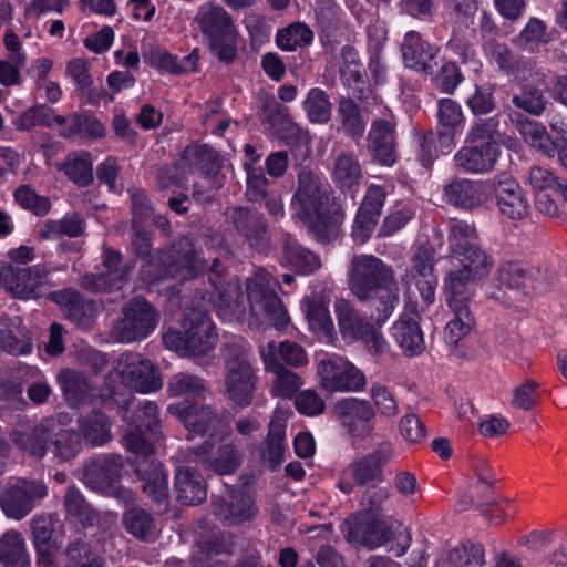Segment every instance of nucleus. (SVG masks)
<instances>
[{
    "instance_id": "obj_22",
    "label": "nucleus",
    "mask_w": 567,
    "mask_h": 567,
    "mask_svg": "<svg viewBox=\"0 0 567 567\" xmlns=\"http://www.w3.org/2000/svg\"><path fill=\"white\" fill-rule=\"evenodd\" d=\"M227 217L235 229L258 251H265L270 245V235L262 214L248 207H231Z\"/></svg>"
},
{
    "instance_id": "obj_51",
    "label": "nucleus",
    "mask_w": 567,
    "mask_h": 567,
    "mask_svg": "<svg viewBox=\"0 0 567 567\" xmlns=\"http://www.w3.org/2000/svg\"><path fill=\"white\" fill-rule=\"evenodd\" d=\"M127 421L136 430L145 431L152 441L162 437L158 406L153 401L145 400L141 402Z\"/></svg>"
},
{
    "instance_id": "obj_44",
    "label": "nucleus",
    "mask_w": 567,
    "mask_h": 567,
    "mask_svg": "<svg viewBox=\"0 0 567 567\" xmlns=\"http://www.w3.org/2000/svg\"><path fill=\"white\" fill-rule=\"evenodd\" d=\"M54 431H52L51 451L59 462H66L74 458L81 451V440L73 429L63 427L54 419Z\"/></svg>"
},
{
    "instance_id": "obj_24",
    "label": "nucleus",
    "mask_w": 567,
    "mask_h": 567,
    "mask_svg": "<svg viewBox=\"0 0 567 567\" xmlns=\"http://www.w3.org/2000/svg\"><path fill=\"white\" fill-rule=\"evenodd\" d=\"M260 357L264 363L265 371L274 374L271 383V394L282 399H291L303 384L301 377L279 361L275 355V346L267 343L260 350Z\"/></svg>"
},
{
    "instance_id": "obj_9",
    "label": "nucleus",
    "mask_w": 567,
    "mask_h": 567,
    "mask_svg": "<svg viewBox=\"0 0 567 567\" xmlns=\"http://www.w3.org/2000/svg\"><path fill=\"white\" fill-rule=\"evenodd\" d=\"M443 293L447 307L443 339L452 355L464 359L467 352L463 342L475 327V317L470 308L474 292L443 287Z\"/></svg>"
},
{
    "instance_id": "obj_23",
    "label": "nucleus",
    "mask_w": 567,
    "mask_h": 567,
    "mask_svg": "<svg viewBox=\"0 0 567 567\" xmlns=\"http://www.w3.org/2000/svg\"><path fill=\"white\" fill-rule=\"evenodd\" d=\"M132 466L138 477L142 491L164 508L168 503V477L163 466L154 457L132 460Z\"/></svg>"
},
{
    "instance_id": "obj_3",
    "label": "nucleus",
    "mask_w": 567,
    "mask_h": 567,
    "mask_svg": "<svg viewBox=\"0 0 567 567\" xmlns=\"http://www.w3.org/2000/svg\"><path fill=\"white\" fill-rule=\"evenodd\" d=\"M477 239L474 225L463 220H454L449 225V268L443 279L444 288L473 291V285L488 277L494 267V259Z\"/></svg>"
},
{
    "instance_id": "obj_55",
    "label": "nucleus",
    "mask_w": 567,
    "mask_h": 567,
    "mask_svg": "<svg viewBox=\"0 0 567 567\" xmlns=\"http://www.w3.org/2000/svg\"><path fill=\"white\" fill-rule=\"evenodd\" d=\"M30 347L27 331L21 328V319H9L6 328L0 329V350L20 355L29 352Z\"/></svg>"
},
{
    "instance_id": "obj_8",
    "label": "nucleus",
    "mask_w": 567,
    "mask_h": 567,
    "mask_svg": "<svg viewBox=\"0 0 567 567\" xmlns=\"http://www.w3.org/2000/svg\"><path fill=\"white\" fill-rule=\"evenodd\" d=\"M278 288V280L264 268H258L246 281L252 316L261 323L284 329L289 323V315L276 292Z\"/></svg>"
},
{
    "instance_id": "obj_26",
    "label": "nucleus",
    "mask_w": 567,
    "mask_h": 567,
    "mask_svg": "<svg viewBox=\"0 0 567 567\" xmlns=\"http://www.w3.org/2000/svg\"><path fill=\"white\" fill-rule=\"evenodd\" d=\"M393 454L392 444L382 442L374 451L354 461L350 466L354 482L360 486L383 482V467Z\"/></svg>"
},
{
    "instance_id": "obj_13",
    "label": "nucleus",
    "mask_w": 567,
    "mask_h": 567,
    "mask_svg": "<svg viewBox=\"0 0 567 567\" xmlns=\"http://www.w3.org/2000/svg\"><path fill=\"white\" fill-rule=\"evenodd\" d=\"M49 495L42 478L20 477L0 491V508L13 520H22Z\"/></svg>"
},
{
    "instance_id": "obj_16",
    "label": "nucleus",
    "mask_w": 567,
    "mask_h": 567,
    "mask_svg": "<svg viewBox=\"0 0 567 567\" xmlns=\"http://www.w3.org/2000/svg\"><path fill=\"white\" fill-rule=\"evenodd\" d=\"M51 269L38 264L31 267L0 269V280L4 289L19 299H37L41 296V288L50 282Z\"/></svg>"
},
{
    "instance_id": "obj_52",
    "label": "nucleus",
    "mask_w": 567,
    "mask_h": 567,
    "mask_svg": "<svg viewBox=\"0 0 567 567\" xmlns=\"http://www.w3.org/2000/svg\"><path fill=\"white\" fill-rule=\"evenodd\" d=\"M84 231V220L78 213L66 214L60 220H47L39 228L41 239H55L61 236L78 237Z\"/></svg>"
},
{
    "instance_id": "obj_63",
    "label": "nucleus",
    "mask_w": 567,
    "mask_h": 567,
    "mask_svg": "<svg viewBox=\"0 0 567 567\" xmlns=\"http://www.w3.org/2000/svg\"><path fill=\"white\" fill-rule=\"evenodd\" d=\"M512 103L533 116H540L548 104L545 93L542 89L524 84L518 93L512 96Z\"/></svg>"
},
{
    "instance_id": "obj_11",
    "label": "nucleus",
    "mask_w": 567,
    "mask_h": 567,
    "mask_svg": "<svg viewBox=\"0 0 567 567\" xmlns=\"http://www.w3.org/2000/svg\"><path fill=\"white\" fill-rule=\"evenodd\" d=\"M109 379L141 393L155 392L163 386L159 370L151 360L135 352L121 354L114 362Z\"/></svg>"
},
{
    "instance_id": "obj_61",
    "label": "nucleus",
    "mask_w": 567,
    "mask_h": 567,
    "mask_svg": "<svg viewBox=\"0 0 567 567\" xmlns=\"http://www.w3.org/2000/svg\"><path fill=\"white\" fill-rule=\"evenodd\" d=\"M167 392L171 396H204L207 392L205 380L188 372L174 374L167 383Z\"/></svg>"
},
{
    "instance_id": "obj_46",
    "label": "nucleus",
    "mask_w": 567,
    "mask_h": 567,
    "mask_svg": "<svg viewBox=\"0 0 567 567\" xmlns=\"http://www.w3.org/2000/svg\"><path fill=\"white\" fill-rule=\"evenodd\" d=\"M492 58L502 70L514 72L518 79L527 80L542 75L532 61L517 62L506 44L494 43L492 45Z\"/></svg>"
},
{
    "instance_id": "obj_41",
    "label": "nucleus",
    "mask_w": 567,
    "mask_h": 567,
    "mask_svg": "<svg viewBox=\"0 0 567 567\" xmlns=\"http://www.w3.org/2000/svg\"><path fill=\"white\" fill-rule=\"evenodd\" d=\"M282 264L302 275L312 274L321 268L320 258L299 245L291 236H286L282 244Z\"/></svg>"
},
{
    "instance_id": "obj_40",
    "label": "nucleus",
    "mask_w": 567,
    "mask_h": 567,
    "mask_svg": "<svg viewBox=\"0 0 567 567\" xmlns=\"http://www.w3.org/2000/svg\"><path fill=\"white\" fill-rule=\"evenodd\" d=\"M518 133L532 147L538 150L548 157L557 155L561 138L553 141L544 125L536 121L523 117L516 123Z\"/></svg>"
},
{
    "instance_id": "obj_35",
    "label": "nucleus",
    "mask_w": 567,
    "mask_h": 567,
    "mask_svg": "<svg viewBox=\"0 0 567 567\" xmlns=\"http://www.w3.org/2000/svg\"><path fill=\"white\" fill-rule=\"evenodd\" d=\"M464 122L461 105L452 99H442L437 103V137L442 147L451 148L456 132Z\"/></svg>"
},
{
    "instance_id": "obj_6",
    "label": "nucleus",
    "mask_w": 567,
    "mask_h": 567,
    "mask_svg": "<svg viewBox=\"0 0 567 567\" xmlns=\"http://www.w3.org/2000/svg\"><path fill=\"white\" fill-rule=\"evenodd\" d=\"M182 327L184 332L168 329L163 334L162 340L165 348L182 357H203L216 347L218 334L207 311L187 310Z\"/></svg>"
},
{
    "instance_id": "obj_21",
    "label": "nucleus",
    "mask_w": 567,
    "mask_h": 567,
    "mask_svg": "<svg viewBox=\"0 0 567 567\" xmlns=\"http://www.w3.org/2000/svg\"><path fill=\"white\" fill-rule=\"evenodd\" d=\"M63 508L66 518L83 527L99 526L102 529H107L115 520V515L112 512L96 511L74 484L65 488Z\"/></svg>"
},
{
    "instance_id": "obj_47",
    "label": "nucleus",
    "mask_w": 567,
    "mask_h": 567,
    "mask_svg": "<svg viewBox=\"0 0 567 567\" xmlns=\"http://www.w3.org/2000/svg\"><path fill=\"white\" fill-rule=\"evenodd\" d=\"M30 526L35 547L53 546L54 538L64 533V524L54 513L34 516Z\"/></svg>"
},
{
    "instance_id": "obj_2",
    "label": "nucleus",
    "mask_w": 567,
    "mask_h": 567,
    "mask_svg": "<svg viewBox=\"0 0 567 567\" xmlns=\"http://www.w3.org/2000/svg\"><path fill=\"white\" fill-rule=\"evenodd\" d=\"M290 208L292 216L318 241L327 243L337 237L342 216L331 196L329 184L316 172L307 167L299 171Z\"/></svg>"
},
{
    "instance_id": "obj_14",
    "label": "nucleus",
    "mask_w": 567,
    "mask_h": 567,
    "mask_svg": "<svg viewBox=\"0 0 567 567\" xmlns=\"http://www.w3.org/2000/svg\"><path fill=\"white\" fill-rule=\"evenodd\" d=\"M342 534L355 547L374 550L394 537V522L381 515H355L346 519Z\"/></svg>"
},
{
    "instance_id": "obj_33",
    "label": "nucleus",
    "mask_w": 567,
    "mask_h": 567,
    "mask_svg": "<svg viewBox=\"0 0 567 567\" xmlns=\"http://www.w3.org/2000/svg\"><path fill=\"white\" fill-rule=\"evenodd\" d=\"M168 412L178 417L189 432L200 435L215 426L219 421L218 414L207 405L171 404Z\"/></svg>"
},
{
    "instance_id": "obj_25",
    "label": "nucleus",
    "mask_w": 567,
    "mask_h": 567,
    "mask_svg": "<svg viewBox=\"0 0 567 567\" xmlns=\"http://www.w3.org/2000/svg\"><path fill=\"white\" fill-rule=\"evenodd\" d=\"M51 298L60 306L64 317L76 327L84 330L93 327L99 311L95 301L84 299L74 289L55 291Z\"/></svg>"
},
{
    "instance_id": "obj_10",
    "label": "nucleus",
    "mask_w": 567,
    "mask_h": 567,
    "mask_svg": "<svg viewBox=\"0 0 567 567\" xmlns=\"http://www.w3.org/2000/svg\"><path fill=\"white\" fill-rule=\"evenodd\" d=\"M159 320L158 311L143 298H134L122 308V317L114 321L110 337L120 343H132L147 338Z\"/></svg>"
},
{
    "instance_id": "obj_58",
    "label": "nucleus",
    "mask_w": 567,
    "mask_h": 567,
    "mask_svg": "<svg viewBox=\"0 0 567 567\" xmlns=\"http://www.w3.org/2000/svg\"><path fill=\"white\" fill-rule=\"evenodd\" d=\"M341 59L340 74L344 84L353 87L362 97L364 92L363 66L358 52L351 47H344L341 51Z\"/></svg>"
},
{
    "instance_id": "obj_49",
    "label": "nucleus",
    "mask_w": 567,
    "mask_h": 567,
    "mask_svg": "<svg viewBox=\"0 0 567 567\" xmlns=\"http://www.w3.org/2000/svg\"><path fill=\"white\" fill-rule=\"evenodd\" d=\"M286 424L281 420H272L261 450V457L271 470H276L284 461Z\"/></svg>"
},
{
    "instance_id": "obj_18",
    "label": "nucleus",
    "mask_w": 567,
    "mask_h": 567,
    "mask_svg": "<svg viewBox=\"0 0 567 567\" xmlns=\"http://www.w3.org/2000/svg\"><path fill=\"white\" fill-rule=\"evenodd\" d=\"M194 460L206 470L225 475L234 473L241 464L243 454L237 437L216 445L210 441L193 450Z\"/></svg>"
},
{
    "instance_id": "obj_50",
    "label": "nucleus",
    "mask_w": 567,
    "mask_h": 567,
    "mask_svg": "<svg viewBox=\"0 0 567 567\" xmlns=\"http://www.w3.org/2000/svg\"><path fill=\"white\" fill-rule=\"evenodd\" d=\"M125 529L135 538L148 542L156 536L154 517L141 507H132L123 514Z\"/></svg>"
},
{
    "instance_id": "obj_36",
    "label": "nucleus",
    "mask_w": 567,
    "mask_h": 567,
    "mask_svg": "<svg viewBox=\"0 0 567 567\" xmlns=\"http://www.w3.org/2000/svg\"><path fill=\"white\" fill-rule=\"evenodd\" d=\"M174 488L177 501L185 505H198L207 497L205 480L189 467L176 471Z\"/></svg>"
},
{
    "instance_id": "obj_38",
    "label": "nucleus",
    "mask_w": 567,
    "mask_h": 567,
    "mask_svg": "<svg viewBox=\"0 0 567 567\" xmlns=\"http://www.w3.org/2000/svg\"><path fill=\"white\" fill-rule=\"evenodd\" d=\"M181 165L188 171H200L206 176H215L221 167V157L206 144H193L184 150Z\"/></svg>"
},
{
    "instance_id": "obj_15",
    "label": "nucleus",
    "mask_w": 567,
    "mask_h": 567,
    "mask_svg": "<svg viewBox=\"0 0 567 567\" xmlns=\"http://www.w3.org/2000/svg\"><path fill=\"white\" fill-rule=\"evenodd\" d=\"M320 386L327 392H361L367 386L363 372L348 359L328 355L317 365Z\"/></svg>"
},
{
    "instance_id": "obj_56",
    "label": "nucleus",
    "mask_w": 567,
    "mask_h": 567,
    "mask_svg": "<svg viewBox=\"0 0 567 567\" xmlns=\"http://www.w3.org/2000/svg\"><path fill=\"white\" fill-rule=\"evenodd\" d=\"M259 116L262 122L276 131L288 128L291 124V116L287 106L266 92L259 93Z\"/></svg>"
},
{
    "instance_id": "obj_64",
    "label": "nucleus",
    "mask_w": 567,
    "mask_h": 567,
    "mask_svg": "<svg viewBox=\"0 0 567 567\" xmlns=\"http://www.w3.org/2000/svg\"><path fill=\"white\" fill-rule=\"evenodd\" d=\"M498 126L499 121L495 116L476 121L472 124L466 141L499 147L502 134L499 133Z\"/></svg>"
},
{
    "instance_id": "obj_53",
    "label": "nucleus",
    "mask_w": 567,
    "mask_h": 567,
    "mask_svg": "<svg viewBox=\"0 0 567 567\" xmlns=\"http://www.w3.org/2000/svg\"><path fill=\"white\" fill-rule=\"evenodd\" d=\"M485 564V553L481 545L461 544L452 548L439 567H482Z\"/></svg>"
},
{
    "instance_id": "obj_28",
    "label": "nucleus",
    "mask_w": 567,
    "mask_h": 567,
    "mask_svg": "<svg viewBox=\"0 0 567 567\" xmlns=\"http://www.w3.org/2000/svg\"><path fill=\"white\" fill-rule=\"evenodd\" d=\"M501 147L472 143L462 146L454 155L455 167L467 174H485L494 169Z\"/></svg>"
},
{
    "instance_id": "obj_29",
    "label": "nucleus",
    "mask_w": 567,
    "mask_h": 567,
    "mask_svg": "<svg viewBox=\"0 0 567 567\" xmlns=\"http://www.w3.org/2000/svg\"><path fill=\"white\" fill-rule=\"evenodd\" d=\"M401 51L408 68L425 74L434 72L437 50L424 41L417 32L410 31L405 34Z\"/></svg>"
},
{
    "instance_id": "obj_12",
    "label": "nucleus",
    "mask_w": 567,
    "mask_h": 567,
    "mask_svg": "<svg viewBox=\"0 0 567 567\" xmlns=\"http://www.w3.org/2000/svg\"><path fill=\"white\" fill-rule=\"evenodd\" d=\"M123 471L124 462L120 454H103L84 463L82 481L92 491L106 493L128 502L133 498V493L117 486Z\"/></svg>"
},
{
    "instance_id": "obj_5",
    "label": "nucleus",
    "mask_w": 567,
    "mask_h": 567,
    "mask_svg": "<svg viewBox=\"0 0 567 567\" xmlns=\"http://www.w3.org/2000/svg\"><path fill=\"white\" fill-rule=\"evenodd\" d=\"M224 362V391L237 408L249 406L255 398L258 375L250 348L245 343H226L220 349Z\"/></svg>"
},
{
    "instance_id": "obj_62",
    "label": "nucleus",
    "mask_w": 567,
    "mask_h": 567,
    "mask_svg": "<svg viewBox=\"0 0 567 567\" xmlns=\"http://www.w3.org/2000/svg\"><path fill=\"white\" fill-rule=\"evenodd\" d=\"M313 40L310 28L300 22L291 23L277 31L276 43L284 51H296L309 45Z\"/></svg>"
},
{
    "instance_id": "obj_42",
    "label": "nucleus",
    "mask_w": 567,
    "mask_h": 567,
    "mask_svg": "<svg viewBox=\"0 0 567 567\" xmlns=\"http://www.w3.org/2000/svg\"><path fill=\"white\" fill-rule=\"evenodd\" d=\"M332 177L340 189L352 192L360 185L363 177L358 158L351 153H339L333 162Z\"/></svg>"
},
{
    "instance_id": "obj_54",
    "label": "nucleus",
    "mask_w": 567,
    "mask_h": 567,
    "mask_svg": "<svg viewBox=\"0 0 567 567\" xmlns=\"http://www.w3.org/2000/svg\"><path fill=\"white\" fill-rule=\"evenodd\" d=\"M307 319L310 329L324 338L328 342H332L336 338L333 321L330 317L328 305L319 299L307 301Z\"/></svg>"
},
{
    "instance_id": "obj_31",
    "label": "nucleus",
    "mask_w": 567,
    "mask_h": 567,
    "mask_svg": "<svg viewBox=\"0 0 567 567\" xmlns=\"http://www.w3.org/2000/svg\"><path fill=\"white\" fill-rule=\"evenodd\" d=\"M54 417H45L28 431H17L11 435L13 444L34 458H43L54 431Z\"/></svg>"
},
{
    "instance_id": "obj_45",
    "label": "nucleus",
    "mask_w": 567,
    "mask_h": 567,
    "mask_svg": "<svg viewBox=\"0 0 567 567\" xmlns=\"http://www.w3.org/2000/svg\"><path fill=\"white\" fill-rule=\"evenodd\" d=\"M0 563L6 567H29L30 558L21 533L8 530L0 537Z\"/></svg>"
},
{
    "instance_id": "obj_27",
    "label": "nucleus",
    "mask_w": 567,
    "mask_h": 567,
    "mask_svg": "<svg viewBox=\"0 0 567 567\" xmlns=\"http://www.w3.org/2000/svg\"><path fill=\"white\" fill-rule=\"evenodd\" d=\"M420 319V313L411 306L406 307L393 326L394 340L406 357L420 355L425 349Z\"/></svg>"
},
{
    "instance_id": "obj_17",
    "label": "nucleus",
    "mask_w": 567,
    "mask_h": 567,
    "mask_svg": "<svg viewBox=\"0 0 567 567\" xmlns=\"http://www.w3.org/2000/svg\"><path fill=\"white\" fill-rule=\"evenodd\" d=\"M103 270L97 274H85L80 286L92 293L120 290L128 281L132 267L123 262L122 255L113 249H105L102 260Z\"/></svg>"
},
{
    "instance_id": "obj_48",
    "label": "nucleus",
    "mask_w": 567,
    "mask_h": 567,
    "mask_svg": "<svg viewBox=\"0 0 567 567\" xmlns=\"http://www.w3.org/2000/svg\"><path fill=\"white\" fill-rule=\"evenodd\" d=\"M56 167L79 186H87L93 182L92 159L87 152L71 153Z\"/></svg>"
},
{
    "instance_id": "obj_7",
    "label": "nucleus",
    "mask_w": 567,
    "mask_h": 567,
    "mask_svg": "<svg viewBox=\"0 0 567 567\" xmlns=\"http://www.w3.org/2000/svg\"><path fill=\"white\" fill-rule=\"evenodd\" d=\"M208 47L220 61L230 63L237 55V29L230 13L220 4L203 3L194 18Z\"/></svg>"
},
{
    "instance_id": "obj_37",
    "label": "nucleus",
    "mask_w": 567,
    "mask_h": 567,
    "mask_svg": "<svg viewBox=\"0 0 567 567\" xmlns=\"http://www.w3.org/2000/svg\"><path fill=\"white\" fill-rule=\"evenodd\" d=\"M56 382L69 405L84 404L92 396V383L81 371L64 368L58 373Z\"/></svg>"
},
{
    "instance_id": "obj_19",
    "label": "nucleus",
    "mask_w": 567,
    "mask_h": 567,
    "mask_svg": "<svg viewBox=\"0 0 567 567\" xmlns=\"http://www.w3.org/2000/svg\"><path fill=\"white\" fill-rule=\"evenodd\" d=\"M332 412L342 427L354 439H364L373 432L375 412L367 400L341 399L333 405Z\"/></svg>"
},
{
    "instance_id": "obj_57",
    "label": "nucleus",
    "mask_w": 567,
    "mask_h": 567,
    "mask_svg": "<svg viewBox=\"0 0 567 567\" xmlns=\"http://www.w3.org/2000/svg\"><path fill=\"white\" fill-rule=\"evenodd\" d=\"M337 118L341 124V130L352 137L359 140L363 136L365 124L362 120L359 106L349 99L342 97L338 103Z\"/></svg>"
},
{
    "instance_id": "obj_34",
    "label": "nucleus",
    "mask_w": 567,
    "mask_h": 567,
    "mask_svg": "<svg viewBox=\"0 0 567 567\" xmlns=\"http://www.w3.org/2000/svg\"><path fill=\"white\" fill-rule=\"evenodd\" d=\"M368 147L380 164L391 166L395 162L394 125L382 118L373 121L368 135Z\"/></svg>"
},
{
    "instance_id": "obj_59",
    "label": "nucleus",
    "mask_w": 567,
    "mask_h": 567,
    "mask_svg": "<svg viewBox=\"0 0 567 567\" xmlns=\"http://www.w3.org/2000/svg\"><path fill=\"white\" fill-rule=\"evenodd\" d=\"M302 107L311 123L324 124L331 118L332 104L322 89H310L302 102Z\"/></svg>"
},
{
    "instance_id": "obj_39",
    "label": "nucleus",
    "mask_w": 567,
    "mask_h": 567,
    "mask_svg": "<svg viewBox=\"0 0 567 567\" xmlns=\"http://www.w3.org/2000/svg\"><path fill=\"white\" fill-rule=\"evenodd\" d=\"M334 313L339 330L344 338L359 340L369 330L370 323L359 313L354 305L344 298L334 301Z\"/></svg>"
},
{
    "instance_id": "obj_30",
    "label": "nucleus",
    "mask_w": 567,
    "mask_h": 567,
    "mask_svg": "<svg viewBox=\"0 0 567 567\" xmlns=\"http://www.w3.org/2000/svg\"><path fill=\"white\" fill-rule=\"evenodd\" d=\"M444 197L451 205L463 209L481 207L488 198L484 183L467 178H457L444 187Z\"/></svg>"
},
{
    "instance_id": "obj_32",
    "label": "nucleus",
    "mask_w": 567,
    "mask_h": 567,
    "mask_svg": "<svg viewBox=\"0 0 567 567\" xmlns=\"http://www.w3.org/2000/svg\"><path fill=\"white\" fill-rule=\"evenodd\" d=\"M495 196L502 215L511 219H522L528 215V200L514 179L498 181L495 185Z\"/></svg>"
},
{
    "instance_id": "obj_43",
    "label": "nucleus",
    "mask_w": 567,
    "mask_h": 567,
    "mask_svg": "<svg viewBox=\"0 0 567 567\" xmlns=\"http://www.w3.org/2000/svg\"><path fill=\"white\" fill-rule=\"evenodd\" d=\"M79 431L84 441L92 445H103L112 440L111 422L109 417L101 412H92L78 420Z\"/></svg>"
},
{
    "instance_id": "obj_60",
    "label": "nucleus",
    "mask_w": 567,
    "mask_h": 567,
    "mask_svg": "<svg viewBox=\"0 0 567 567\" xmlns=\"http://www.w3.org/2000/svg\"><path fill=\"white\" fill-rule=\"evenodd\" d=\"M64 556L63 567H103L102 558L92 550L89 543L81 538L66 545Z\"/></svg>"
},
{
    "instance_id": "obj_4",
    "label": "nucleus",
    "mask_w": 567,
    "mask_h": 567,
    "mask_svg": "<svg viewBox=\"0 0 567 567\" xmlns=\"http://www.w3.org/2000/svg\"><path fill=\"white\" fill-rule=\"evenodd\" d=\"M349 289L361 301L375 300L373 320L385 322L399 303V286L393 269L373 255L351 260Z\"/></svg>"
},
{
    "instance_id": "obj_1",
    "label": "nucleus",
    "mask_w": 567,
    "mask_h": 567,
    "mask_svg": "<svg viewBox=\"0 0 567 567\" xmlns=\"http://www.w3.org/2000/svg\"><path fill=\"white\" fill-rule=\"evenodd\" d=\"M206 268L212 286V303L224 319L240 318L246 311V306L239 279L226 274L217 258L208 266L205 259L199 257L193 240L188 237H181L174 241L169 251H158V256L151 257L142 267V276L151 284L167 278L186 280L198 276Z\"/></svg>"
},
{
    "instance_id": "obj_20",
    "label": "nucleus",
    "mask_w": 567,
    "mask_h": 567,
    "mask_svg": "<svg viewBox=\"0 0 567 567\" xmlns=\"http://www.w3.org/2000/svg\"><path fill=\"white\" fill-rule=\"evenodd\" d=\"M213 514L227 526H235L252 519L258 507L245 491H230L223 496H213Z\"/></svg>"
}]
</instances>
